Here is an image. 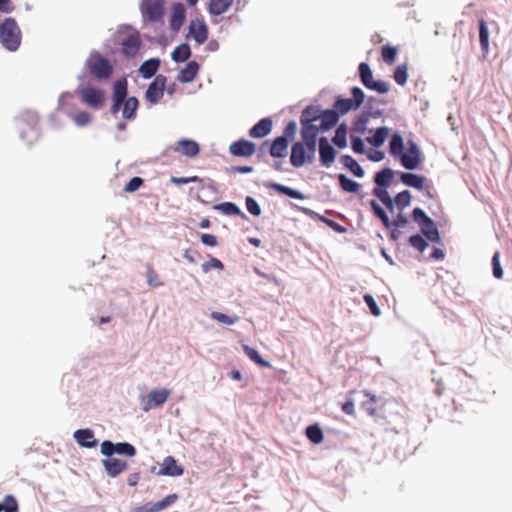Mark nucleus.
Segmentation results:
<instances>
[{"mask_svg": "<svg viewBox=\"0 0 512 512\" xmlns=\"http://www.w3.org/2000/svg\"><path fill=\"white\" fill-rule=\"evenodd\" d=\"M144 184V179L139 176L132 177L124 186V191L134 193Z\"/></svg>", "mask_w": 512, "mask_h": 512, "instance_id": "774afa93", "label": "nucleus"}, {"mask_svg": "<svg viewBox=\"0 0 512 512\" xmlns=\"http://www.w3.org/2000/svg\"><path fill=\"white\" fill-rule=\"evenodd\" d=\"M400 181L407 187L422 191L425 188L427 178L424 175L412 172H398Z\"/></svg>", "mask_w": 512, "mask_h": 512, "instance_id": "a878e982", "label": "nucleus"}, {"mask_svg": "<svg viewBox=\"0 0 512 512\" xmlns=\"http://www.w3.org/2000/svg\"><path fill=\"white\" fill-rule=\"evenodd\" d=\"M203 273H208L211 269L224 270V264L216 257L210 256L209 261L204 262L201 266Z\"/></svg>", "mask_w": 512, "mask_h": 512, "instance_id": "69168bd1", "label": "nucleus"}, {"mask_svg": "<svg viewBox=\"0 0 512 512\" xmlns=\"http://www.w3.org/2000/svg\"><path fill=\"white\" fill-rule=\"evenodd\" d=\"M405 150L404 139L399 131L392 134L389 141V153L395 158H400Z\"/></svg>", "mask_w": 512, "mask_h": 512, "instance_id": "58836bf2", "label": "nucleus"}, {"mask_svg": "<svg viewBox=\"0 0 512 512\" xmlns=\"http://www.w3.org/2000/svg\"><path fill=\"white\" fill-rule=\"evenodd\" d=\"M350 146H351L352 151L355 154H360V155L367 154L364 140L360 136L351 135L350 136Z\"/></svg>", "mask_w": 512, "mask_h": 512, "instance_id": "052dcab7", "label": "nucleus"}, {"mask_svg": "<svg viewBox=\"0 0 512 512\" xmlns=\"http://www.w3.org/2000/svg\"><path fill=\"white\" fill-rule=\"evenodd\" d=\"M161 65V60L158 57L149 58L141 63L138 68V73L144 79H151L157 76V71Z\"/></svg>", "mask_w": 512, "mask_h": 512, "instance_id": "c756f323", "label": "nucleus"}, {"mask_svg": "<svg viewBox=\"0 0 512 512\" xmlns=\"http://www.w3.org/2000/svg\"><path fill=\"white\" fill-rule=\"evenodd\" d=\"M373 216L378 219L386 229L404 228L408 225L409 220L406 215L400 211L393 220H390L386 210L378 203L377 200L371 199L368 202Z\"/></svg>", "mask_w": 512, "mask_h": 512, "instance_id": "0eeeda50", "label": "nucleus"}, {"mask_svg": "<svg viewBox=\"0 0 512 512\" xmlns=\"http://www.w3.org/2000/svg\"><path fill=\"white\" fill-rule=\"evenodd\" d=\"M139 9L144 23L163 22L165 16L164 0H141Z\"/></svg>", "mask_w": 512, "mask_h": 512, "instance_id": "6e6552de", "label": "nucleus"}, {"mask_svg": "<svg viewBox=\"0 0 512 512\" xmlns=\"http://www.w3.org/2000/svg\"><path fill=\"white\" fill-rule=\"evenodd\" d=\"M318 152L320 165L325 168H329L334 163L338 153L326 136L319 137Z\"/></svg>", "mask_w": 512, "mask_h": 512, "instance_id": "f8f14e48", "label": "nucleus"}, {"mask_svg": "<svg viewBox=\"0 0 512 512\" xmlns=\"http://www.w3.org/2000/svg\"><path fill=\"white\" fill-rule=\"evenodd\" d=\"M273 128V121L270 117L261 118L249 129V136L254 139H261L268 136Z\"/></svg>", "mask_w": 512, "mask_h": 512, "instance_id": "b1692460", "label": "nucleus"}, {"mask_svg": "<svg viewBox=\"0 0 512 512\" xmlns=\"http://www.w3.org/2000/svg\"><path fill=\"white\" fill-rule=\"evenodd\" d=\"M289 142L279 136L269 141L268 153L272 158H284L287 155Z\"/></svg>", "mask_w": 512, "mask_h": 512, "instance_id": "2f4dec72", "label": "nucleus"}, {"mask_svg": "<svg viewBox=\"0 0 512 512\" xmlns=\"http://www.w3.org/2000/svg\"><path fill=\"white\" fill-rule=\"evenodd\" d=\"M142 45L139 33L135 31L132 34L126 35L122 41V53L127 58H134L139 52Z\"/></svg>", "mask_w": 512, "mask_h": 512, "instance_id": "a211bd4d", "label": "nucleus"}, {"mask_svg": "<svg viewBox=\"0 0 512 512\" xmlns=\"http://www.w3.org/2000/svg\"><path fill=\"white\" fill-rule=\"evenodd\" d=\"M170 390L167 388L153 389L148 394L147 401L142 406L143 412H148L152 408L161 407L168 399Z\"/></svg>", "mask_w": 512, "mask_h": 512, "instance_id": "f3484780", "label": "nucleus"}, {"mask_svg": "<svg viewBox=\"0 0 512 512\" xmlns=\"http://www.w3.org/2000/svg\"><path fill=\"white\" fill-rule=\"evenodd\" d=\"M22 40V32L13 17L5 18L0 24V43L10 51L15 52L19 49Z\"/></svg>", "mask_w": 512, "mask_h": 512, "instance_id": "7ed1b4c3", "label": "nucleus"}, {"mask_svg": "<svg viewBox=\"0 0 512 512\" xmlns=\"http://www.w3.org/2000/svg\"><path fill=\"white\" fill-rule=\"evenodd\" d=\"M82 101L93 109H101L105 104V91L101 88L88 85L80 90Z\"/></svg>", "mask_w": 512, "mask_h": 512, "instance_id": "9b49d317", "label": "nucleus"}, {"mask_svg": "<svg viewBox=\"0 0 512 512\" xmlns=\"http://www.w3.org/2000/svg\"><path fill=\"white\" fill-rule=\"evenodd\" d=\"M105 472L111 478H116L128 468V463L120 458H106L102 460Z\"/></svg>", "mask_w": 512, "mask_h": 512, "instance_id": "5701e85b", "label": "nucleus"}, {"mask_svg": "<svg viewBox=\"0 0 512 512\" xmlns=\"http://www.w3.org/2000/svg\"><path fill=\"white\" fill-rule=\"evenodd\" d=\"M333 106L341 117L350 111H356L359 109L350 98H345L341 95L335 97Z\"/></svg>", "mask_w": 512, "mask_h": 512, "instance_id": "79ce46f5", "label": "nucleus"}, {"mask_svg": "<svg viewBox=\"0 0 512 512\" xmlns=\"http://www.w3.org/2000/svg\"><path fill=\"white\" fill-rule=\"evenodd\" d=\"M301 129H300V135L302 138V141L311 140V141H318V135L319 133H324L323 129L320 125H316L314 123H304L300 122Z\"/></svg>", "mask_w": 512, "mask_h": 512, "instance_id": "e433bc0d", "label": "nucleus"}, {"mask_svg": "<svg viewBox=\"0 0 512 512\" xmlns=\"http://www.w3.org/2000/svg\"><path fill=\"white\" fill-rule=\"evenodd\" d=\"M339 160L344 168L349 170L353 176L357 178H363L365 176V170L351 155L343 154L340 156Z\"/></svg>", "mask_w": 512, "mask_h": 512, "instance_id": "72a5a7b5", "label": "nucleus"}, {"mask_svg": "<svg viewBox=\"0 0 512 512\" xmlns=\"http://www.w3.org/2000/svg\"><path fill=\"white\" fill-rule=\"evenodd\" d=\"M412 195L409 190H403L397 193L394 197L395 208H398L399 211H403L405 208L410 206Z\"/></svg>", "mask_w": 512, "mask_h": 512, "instance_id": "3c124183", "label": "nucleus"}, {"mask_svg": "<svg viewBox=\"0 0 512 512\" xmlns=\"http://www.w3.org/2000/svg\"><path fill=\"white\" fill-rule=\"evenodd\" d=\"M397 54L398 49L395 46L386 44L381 47V57L388 65H392L396 61Z\"/></svg>", "mask_w": 512, "mask_h": 512, "instance_id": "4d7b16f0", "label": "nucleus"}, {"mask_svg": "<svg viewBox=\"0 0 512 512\" xmlns=\"http://www.w3.org/2000/svg\"><path fill=\"white\" fill-rule=\"evenodd\" d=\"M167 84V77L163 74L155 76L152 82L149 83L145 91V100L151 105L158 104L163 98L165 86Z\"/></svg>", "mask_w": 512, "mask_h": 512, "instance_id": "9d476101", "label": "nucleus"}, {"mask_svg": "<svg viewBox=\"0 0 512 512\" xmlns=\"http://www.w3.org/2000/svg\"><path fill=\"white\" fill-rule=\"evenodd\" d=\"M429 240L425 236H423L421 233H415L412 234L408 238V243L411 245L414 249L419 251L420 253H423L429 246Z\"/></svg>", "mask_w": 512, "mask_h": 512, "instance_id": "8fccbe9b", "label": "nucleus"}, {"mask_svg": "<svg viewBox=\"0 0 512 512\" xmlns=\"http://www.w3.org/2000/svg\"><path fill=\"white\" fill-rule=\"evenodd\" d=\"M115 454L125 457H134L137 454L135 446L129 442L115 443Z\"/></svg>", "mask_w": 512, "mask_h": 512, "instance_id": "864d4df0", "label": "nucleus"}, {"mask_svg": "<svg viewBox=\"0 0 512 512\" xmlns=\"http://www.w3.org/2000/svg\"><path fill=\"white\" fill-rule=\"evenodd\" d=\"M178 499L177 494H169L166 497H164L162 500L158 502H149L150 503V511L151 512H159L161 510H164L168 506L172 505L174 502H176Z\"/></svg>", "mask_w": 512, "mask_h": 512, "instance_id": "603ef678", "label": "nucleus"}, {"mask_svg": "<svg viewBox=\"0 0 512 512\" xmlns=\"http://www.w3.org/2000/svg\"><path fill=\"white\" fill-rule=\"evenodd\" d=\"M256 144L248 139L240 138L229 146V153L235 157L249 158L256 152Z\"/></svg>", "mask_w": 512, "mask_h": 512, "instance_id": "2eb2a0df", "label": "nucleus"}, {"mask_svg": "<svg viewBox=\"0 0 512 512\" xmlns=\"http://www.w3.org/2000/svg\"><path fill=\"white\" fill-rule=\"evenodd\" d=\"M370 398L366 401H363L361 404V409L369 416H371L375 420V416L377 411L380 408H377L378 404L381 402V397H376L375 395L367 394Z\"/></svg>", "mask_w": 512, "mask_h": 512, "instance_id": "09e8293b", "label": "nucleus"}, {"mask_svg": "<svg viewBox=\"0 0 512 512\" xmlns=\"http://www.w3.org/2000/svg\"><path fill=\"white\" fill-rule=\"evenodd\" d=\"M233 2L234 0H210L207 9L211 16H220L229 10Z\"/></svg>", "mask_w": 512, "mask_h": 512, "instance_id": "a18cd8bd", "label": "nucleus"}, {"mask_svg": "<svg viewBox=\"0 0 512 512\" xmlns=\"http://www.w3.org/2000/svg\"><path fill=\"white\" fill-rule=\"evenodd\" d=\"M186 8L182 2L173 3L169 15V27L178 33L186 21Z\"/></svg>", "mask_w": 512, "mask_h": 512, "instance_id": "dca6fc26", "label": "nucleus"}, {"mask_svg": "<svg viewBox=\"0 0 512 512\" xmlns=\"http://www.w3.org/2000/svg\"><path fill=\"white\" fill-rule=\"evenodd\" d=\"M371 136L366 137V141L374 148H380L389 137L390 128L387 126H380L376 129H370Z\"/></svg>", "mask_w": 512, "mask_h": 512, "instance_id": "7c9ffc66", "label": "nucleus"}, {"mask_svg": "<svg viewBox=\"0 0 512 512\" xmlns=\"http://www.w3.org/2000/svg\"><path fill=\"white\" fill-rule=\"evenodd\" d=\"M20 138L28 146L36 142L40 137L39 116L36 112L26 110L15 117Z\"/></svg>", "mask_w": 512, "mask_h": 512, "instance_id": "f257e3e1", "label": "nucleus"}, {"mask_svg": "<svg viewBox=\"0 0 512 512\" xmlns=\"http://www.w3.org/2000/svg\"><path fill=\"white\" fill-rule=\"evenodd\" d=\"M395 405L396 403L394 401L383 400L381 398V402L377 406V408L380 409L375 416V422L381 426H388L391 423V410Z\"/></svg>", "mask_w": 512, "mask_h": 512, "instance_id": "bb28decb", "label": "nucleus"}, {"mask_svg": "<svg viewBox=\"0 0 512 512\" xmlns=\"http://www.w3.org/2000/svg\"><path fill=\"white\" fill-rule=\"evenodd\" d=\"M305 435L314 445L321 444L324 440V432L318 423L308 425L305 429Z\"/></svg>", "mask_w": 512, "mask_h": 512, "instance_id": "49530a36", "label": "nucleus"}, {"mask_svg": "<svg viewBox=\"0 0 512 512\" xmlns=\"http://www.w3.org/2000/svg\"><path fill=\"white\" fill-rule=\"evenodd\" d=\"M213 209L216 211H219L227 216H238L244 220L248 219L246 214L234 202L227 201V202L218 203L213 206Z\"/></svg>", "mask_w": 512, "mask_h": 512, "instance_id": "c9c22d12", "label": "nucleus"}, {"mask_svg": "<svg viewBox=\"0 0 512 512\" xmlns=\"http://www.w3.org/2000/svg\"><path fill=\"white\" fill-rule=\"evenodd\" d=\"M172 149L189 158L196 157L200 153V145L198 142L188 138L179 139Z\"/></svg>", "mask_w": 512, "mask_h": 512, "instance_id": "aec40b11", "label": "nucleus"}, {"mask_svg": "<svg viewBox=\"0 0 512 512\" xmlns=\"http://www.w3.org/2000/svg\"><path fill=\"white\" fill-rule=\"evenodd\" d=\"M374 103L386 105L387 101L383 98L368 96L364 110H362V112L353 121L352 129L354 132L364 134L367 131V124L370 118L377 119L383 116L384 110L380 108H373Z\"/></svg>", "mask_w": 512, "mask_h": 512, "instance_id": "20e7f679", "label": "nucleus"}, {"mask_svg": "<svg viewBox=\"0 0 512 512\" xmlns=\"http://www.w3.org/2000/svg\"><path fill=\"white\" fill-rule=\"evenodd\" d=\"M340 115L332 105L331 108L322 109L321 118H320V126L323 129V132H328L332 128H334L339 123Z\"/></svg>", "mask_w": 512, "mask_h": 512, "instance_id": "cd10ccee", "label": "nucleus"}, {"mask_svg": "<svg viewBox=\"0 0 512 512\" xmlns=\"http://www.w3.org/2000/svg\"><path fill=\"white\" fill-rule=\"evenodd\" d=\"M17 512L18 503L13 495H6L3 502H0V512Z\"/></svg>", "mask_w": 512, "mask_h": 512, "instance_id": "680f3d73", "label": "nucleus"}, {"mask_svg": "<svg viewBox=\"0 0 512 512\" xmlns=\"http://www.w3.org/2000/svg\"><path fill=\"white\" fill-rule=\"evenodd\" d=\"M478 31H479V43L480 48L485 58L489 53V29L487 22L481 18L478 21Z\"/></svg>", "mask_w": 512, "mask_h": 512, "instance_id": "a19ab883", "label": "nucleus"}, {"mask_svg": "<svg viewBox=\"0 0 512 512\" xmlns=\"http://www.w3.org/2000/svg\"><path fill=\"white\" fill-rule=\"evenodd\" d=\"M374 197H376L390 212L393 213L395 210L394 197H391L389 191H377L372 193Z\"/></svg>", "mask_w": 512, "mask_h": 512, "instance_id": "6e6d98bb", "label": "nucleus"}, {"mask_svg": "<svg viewBox=\"0 0 512 512\" xmlns=\"http://www.w3.org/2000/svg\"><path fill=\"white\" fill-rule=\"evenodd\" d=\"M128 95V81L126 77L118 78L112 86L111 100L125 101L129 98Z\"/></svg>", "mask_w": 512, "mask_h": 512, "instance_id": "f704fd0d", "label": "nucleus"}, {"mask_svg": "<svg viewBox=\"0 0 512 512\" xmlns=\"http://www.w3.org/2000/svg\"><path fill=\"white\" fill-rule=\"evenodd\" d=\"M264 185L266 188L272 189L275 192L285 195L292 199L304 200L306 198V196L301 191L277 182L269 181L266 182Z\"/></svg>", "mask_w": 512, "mask_h": 512, "instance_id": "c85d7f7f", "label": "nucleus"}, {"mask_svg": "<svg viewBox=\"0 0 512 512\" xmlns=\"http://www.w3.org/2000/svg\"><path fill=\"white\" fill-rule=\"evenodd\" d=\"M351 93V100L355 103V105L360 108L361 105L364 103L365 99L367 100L368 97H366L364 91L362 88L358 86H353L350 89Z\"/></svg>", "mask_w": 512, "mask_h": 512, "instance_id": "0e129e2a", "label": "nucleus"}, {"mask_svg": "<svg viewBox=\"0 0 512 512\" xmlns=\"http://www.w3.org/2000/svg\"><path fill=\"white\" fill-rule=\"evenodd\" d=\"M363 300H364L365 304L367 305V307L369 308L370 313L373 316L378 317L381 315V309L379 308L376 300L374 299V297L371 294H369V293L364 294Z\"/></svg>", "mask_w": 512, "mask_h": 512, "instance_id": "338daca9", "label": "nucleus"}, {"mask_svg": "<svg viewBox=\"0 0 512 512\" xmlns=\"http://www.w3.org/2000/svg\"><path fill=\"white\" fill-rule=\"evenodd\" d=\"M243 350L246 356L259 367L270 368L272 366L271 363L264 359L255 348L250 347L249 345H243Z\"/></svg>", "mask_w": 512, "mask_h": 512, "instance_id": "de8ad7c7", "label": "nucleus"}, {"mask_svg": "<svg viewBox=\"0 0 512 512\" xmlns=\"http://www.w3.org/2000/svg\"><path fill=\"white\" fill-rule=\"evenodd\" d=\"M396 174H398V172H395L390 167H383L379 171L375 172L373 176L375 186L372 189V193L377 191H388Z\"/></svg>", "mask_w": 512, "mask_h": 512, "instance_id": "4468645a", "label": "nucleus"}, {"mask_svg": "<svg viewBox=\"0 0 512 512\" xmlns=\"http://www.w3.org/2000/svg\"><path fill=\"white\" fill-rule=\"evenodd\" d=\"M408 76V66L406 63L399 64L395 67L393 71V79L398 85L404 86L407 83Z\"/></svg>", "mask_w": 512, "mask_h": 512, "instance_id": "5fc2aeb1", "label": "nucleus"}, {"mask_svg": "<svg viewBox=\"0 0 512 512\" xmlns=\"http://www.w3.org/2000/svg\"><path fill=\"white\" fill-rule=\"evenodd\" d=\"M200 70V64L196 60H189L186 65L181 68L177 75L180 83L186 84L193 82Z\"/></svg>", "mask_w": 512, "mask_h": 512, "instance_id": "393cba45", "label": "nucleus"}, {"mask_svg": "<svg viewBox=\"0 0 512 512\" xmlns=\"http://www.w3.org/2000/svg\"><path fill=\"white\" fill-rule=\"evenodd\" d=\"M73 438L76 443L82 448H95L98 445V440L95 438L94 431L90 428L77 429Z\"/></svg>", "mask_w": 512, "mask_h": 512, "instance_id": "4be33fe9", "label": "nucleus"}, {"mask_svg": "<svg viewBox=\"0 0 512 512\" xmlns=\"http://www.w3.org/2000/svg\"><path fill=\"white\" fill-rule=\"evenodd\" d=\"M339 183V187L346 193L359 194L361 184L357 181L349 178L344 173H339L336 175Z\"/></svg>", "mask_w": 512, "mask_h": 512, "instance_id": "ea45409f", "label": "nucleus"}, {"mask_svg": "<svg viewBox=\"0 0 512 512\" xmlns=\"http://www.w3.org/2000/svg\"><path fill=\"white\" fill-rule=\"evenodd\" d=\"M297 129V122L295 120H290L285 125L282 135H280L279 137L284 138L287 142L290 143L295 139Z\"/></svg>", "mask_w": 512, "mask_h": 512, "instance_id": "13d9d810", "label": "nucleus"}, {"mask_svg": "<svg viewBox=\"0 0 512 512\" xmlns=\"http://www.w3.org/2000/svg\"><path fill=\"white\" fill-rule=\"evenodd\" d=\"M192 51L191 47L187 42H183L176 46L174 50L171 52V59L175 63H184L188 62V59L191 57Z\"/></svg>", "mask_w": 512, "mask_h": 512, "instance_id": "c03bdc74", "label": "nucleus"}, {"mask_svg": "<svg viewBox=\"0 0 512 512\" xmlns=\"http://www.w3.org/2000/svg\"><path fill=\"white\" fill-rule=\"evenodd\" d=\"M245 206L247 211L254 217H259L262 213L261 206L252 196L245 197Z\"/></svg>", "mask_w": 512, "mask_h": 512, "instance_id": "e2e57ef3", "label": "nucleus"}, {"mask_svg": "<svg viewBox=\"0 0 512 512\" xmlns=\"http://www.w3.org/2000/svg\"><path fill=\"white\" fill-rule=\"evenodd\" d=\"M335 134L331 138L332 144L339 148V149H345L348 145L347 142V134H348V125L346 122H342L335 126Z\"/></svg>", "mask_w": 512, "mask_h": 512, "instance_id": "4c0bfd02", "label": "nucleus"}, {"mask_svg": "<svg viewBox=\"0 0 512 512\" xmlns=\"http://www.w3.org/2000/svg\"><path fill=\"white\" fill-rule=\"evenodd\" d=\"M310 156L306 154L305 149L302 146V142L296 141L291 146L290 153V164L294 168H301L305 165L312 164Z\"/></svg>", "mask_w": 512, "mask_h": 512, "instance_id": "6ab92c4d", "label": "nucleus"}, {"mask_svg": "<svg viewBox=\"0 0 512 512\" xmlns=\"http://www.w3.org/2000/svg\"><path fill=\"white\" fill-rule=\"evenodd\" d=\"M84 69L98 81L108 80L114 73V66L99 51L93 50L84 63Z\"/></svg>", "mask_w": 512, "mask_h": 512, "instance_id": "f03ea898", "label": "nucleus"}, {"mask_svg": "<svg viewBox=\"0 0 512 512\" xmlns=\"http://www.w3.org/2000/svg\"><path fill=\"white\" fill-rule=\"evenodd\" d=\"M322 108L320 105H307L301 112L300 122L314 123L321 118Z\"/></svg>", "mask_w": 512, "mask_h": 512, "instance_id": "37998d69", "label": "nucleus"}, {"mask_svg": "<svg viewBox=\"0 0 512 512\" xmlns=\"http://www.w3.org/2000/svg\"><path fill=\"white\" fill-rule=\"evenodd\" d=\"M209 35L206 22L203 19L191 20L188 26L187 38H192L198 45L204 44Z\"/></svg>", "mask_w": 512, "mask_h": 512, "instance_id": "ddd939ff", "label": "nucleus"}, {"mask_svg": "<svg viewBox=\"0 0 512 512\" xmlns=\"http://www.w3.org/2000/svg\"><path fill=\"white\" fill-rule=\"evenodd\" d=\"M358 75L362 85L371 91L378 94H386L390 91L391 85L384 80H375L370 65L366 62H361L358 66Z\"/></svg>", "mask_w": 512, "mask_h": 512, "instance_id": "423d86ee", "label": "nucleus"}, {"mask_svg": "<svg viewBox=\"0 0 512 512\" xmlns=\"http://www.w3.org/2000/svg\"><path fill=\"white\" fill-rule=\"evenodd\" d=\"M492 274L494 278L500 280L503 278L504 270L500 263V252L497 250L494 252L491 258Z\"/></svg>", "mask_w": 512, "mask_h": 512, "instance_id": "bf43d9fd", "label": "nucleus"}, {"mask_svg": "<svg viewBox=\"0 0 512 512\" xmlns=\"http://www.w3.org/2000/svg\"><path fill=\"white\" fill-rule=\"evenodd\" d=\"M184 471V467L179 465L173 456H167L164 458L161 468L157 472V475L179 477L184 474Z\"/></svg>", "mask_w": 512, "mask_h": 512, "instance_id": "412c9836", "label": "nucleus"}, {"mask_svg": "<svg viewBox=\"0 0 512 512\" xmlns=\"http://www.w3.org/2000/svg\"><path fill=\"white\" fill-rule=\"evenodd\" d=\"M140 102L136 96H130L122 104V118L126 121H133L137 117Z\"/></svg>", "mask_w": 512, "mask_h": 512, "instance_id": "473e14b6", "label": "nucleus"}, {"mask_svg": "<svg viewBox=\"0 0 512 512\" xmlns=\"http://www.w3.org/2000/svg\"><path fill=\"white\" fill-rule=\"evenodd\" d=\"M407 152L404 151L400 157V162L403 168L408 171H413L419 168L423 161L422 152L415 141L409 139L407 141Z\"/></svg>", "mask_w": 512, "mask_h": 512, "instance_id": "1a4fd4ad", "label": "nucleus"}, {"mask_svg": "<svg viewBox=\"0 0 512 512\" xmlns=\"http://www.w3.org/2000/svg\"><path fill=\"white\" fill-rule=\"evenodd\" d=\"M412 220L419 226L420 232L431 243L441 244L442 238L435 221L427 215L420 207L413 208L411 212Z\"/></svg>", "mask_w": 512, "mask_h": 512, "instance_id": "39448f33", "label": "nucleus"}]
</instances>
